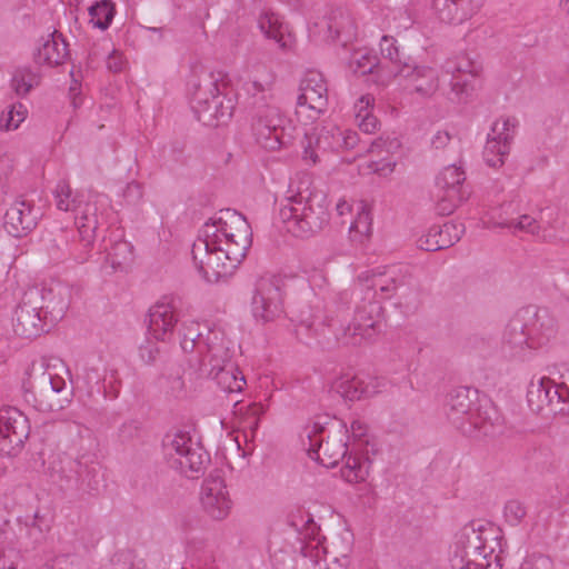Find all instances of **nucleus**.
<instances>
[{
	"instance_id": "obj_1",
	"label": "nucleus",
	"mask_w": 569,
	"mask_h": 569,
	"mask_svg": "<svg viewBox=\"0 0 569 569\" xmlns=\"http://www.w3.org/2000/svg\"><path fill=\"white\" fill-rule=\"evenodd\" d=\"M273 76L268 73L264 79L257 78L244 83L248 94L244 110L251 120V128L256 140L264 149L276 150L286 147L291 136L286 133L281 116L274 103L272 93Z\"/></svg>"
},
{
	"instance_id": "obj_2",
	"label": "nucleus",
	"mask_w": 569,
	"mask_h": 569,
	"mask_svg": "<svg viewBox=\"0 0 569 569\" xmlns=\"http://www.w3.org/2000/svg\"><path fill=\"white\" fill-rule=\"evenodd\" d=\"M237 234L238 248H229L214 232L213 224H203L192 244L191 254L193 263L202 278L210 283L226 280L246 257L248 231L246 227Z\"/></svg>"
},
{
	"instance_id": "obj_3",
	"label": "nucleus",
	"mask_w": 569,
	"mask_h": 569,
	"mask_svg": "<svg viewBox=\"0 0 569 569\" xmlns=\"http://www.w3.org/2000/svg\"><path fill=\"white\" fill-rule=\"evenodd\" d=\"M307 439L308 456L323 467L333 468L341 460H346L341 469V476L346 481L357 483L368 477V463L348 452L349 432L345 423L337 422L331 427L313 423Z\"/></svg>"
},
{
	"instance_id": "obj_4",
	"label": "nucleus",
	"mask_w": 569,
	"mask_h": 569,
	"mask_svg": "<svg viewBox=\"0 0 569 569\" xmlns=\"http://www.w3.org/2000/svg\"><path fill=\"white\" fill-rule=\"evenodd\" d=\"M107 226L98 202L87 201L77 209L74 227L59 228L52 239L51 256L54 259L77 263L88 261L97 237Z\"/></svg>"
},
{
	"instance_id": "obj_5",
	"label": "nucleus",
	"mask_w": 569,
	"mask_h": 569,
	"mask_svg": "<svg viewBox=\"0 0 569 569\" xmlns=\"http://www.w3.org/2000/svg\"><path fill=\"white\" fill-rule=\"evenodd\" d=\"M286 201L279 209V219L293 237L310 238L329 223V202L323 191L298 190Z\"/></svg>"
},
{
	"instance_id": "obj_6",
	"label": "nucleus",
	"mask_w": 569,
	"mask_h": 569,
	"mask_svg": "<svg viewBox=\"0 0 569 569\" xmlns=\"http://www.w3.org/2000/svg\"><path fill=\"white\" fill-rule=\"evenodd\" d=\"M377 292L365 288L359 281L350 292L339 293L340 300L349 302L355 298L356 308L352 321L336 335L339 342L345 346H360L373 341L382 330L383 307L377 299Z\"/></svg>"
},
{
	"instance_id": "obj_7",
	"label": "nucleus",
	"mask_w": 569,
	"mask_h": 569,
	"mask_svg": "<svg viewBox=\"0 0 569 569\" xmlns=\"http://www.w3.org/2000/svg\"><path fill=\"white\" fill-rule=\"evenodd\" d=\"M23 380V397L38 411L51 412L64 409L72 400L73 388L43 363H32Z\"/></svg>"
},
{
	"instance_id": "obj_8",
	"label": "nucleus",
	"mask_w": 569,
	"mask_h": 569,
	"mask_svg": "<svg viewBox=\"0 0 569 569\" xmlns=\"http://www.w3.org/2000/svg\"><path fill=\"white\" fill-rule=\"evenodd\" d=\"M51 477L64 492L98 493L103 473L99 462L89 456L72 459L68 456L60 457L53 462Z\"/></svg>"
},
{
	"instance_id": "obj_9",
	"label": "nucleus",
	"mask_w": 569,
	"mask_h": 569,
	"mask_svg": "<svg viewBox=\"0 0 569 569\" xmlns=\"http://www.w3.org/2000/svg\"><path fill=\"white\" fill-rule=\"evenodd\" d=\"M162 448L168 465L190 479L202 476L210 462L209 453L187 431L167 433L162 439Z\"/></svg>"
},
{
	"instance_id": "obj_10",
	"label": "nucleus",
	"mask_w": 569,
	"mask_h": 569,
	"mask_svg": "<svg viewBox=\"0 0 569 569\" xmlns=\"http://www.w3.org/2000/svg\"><path fill=\"white\" fill-rule=\"evenodd\" d=\"M176 317V300L164 297L149 310L148 333L156 341L148 339L139 347V357L146 365H153L161 356L158 341H166L173 333Z\"/></svg>"
},
{
	"instance_id": "obj_11",
	"label": "nucleus",
	"mask_w": 569,
	"mask_h": 569,
	"mask_svg": "<svg viewBox=\"0 0 569 569\" xmlns=\"http://www.w3.org/2000/svg\"><path fill=\"white\" fill-rule=\"evenodd\" d=\"M358 281L375 290L381 299L398 298L401 301L409 296L413 277L408 266L392 264L382 270L362 272Z\"/></svg>"
},
{
	"instance_id": "obj_12",
	"label": "nucleus",
	"mask_w": 569,
	"mask_h": 569,
	"mask_svg": "<svg viewBox=\"0 0 569 569\" xmlns=\"http://www.w3.org/2000/svg\"><path fill=\"white\" fill-rule=\"evenodd\" d=\"M284 280L280 276H263L256 282L251 311L263 323L274 321L284 313Z\"/></svg>"
},
{
	"instance_id": "obj_13",
	"label": "nucleus",
	"mask_w": 569,
	"mask_h": 569,
	"mask_svg": "<svg viewBox=\"0 0 569 569\" xmlns=\"http://www.w3.org/2000/svg\"><path fill=\"white\" fill-rule=\"evenodd\" d=\"M446 73L451 74L450 100L466 102L476 89L477 78L482 72V64L471 59L467 53L448 58L442 64Z\"/></svg>"
},
{
	"instance_id": "obj_14",
	"label": "nucleus",
	"mask_w": 569,
	"mask_h": 569,
	"mask_svg": "<svg viewBox=\"0 0 569 569\" xmlns=\"http://www.w3.org/2000/svg\"><path fill=\"white\" fill-rule=\"evenodd\" d=\"M28 417L14 407L0 409V453L17 457L30 436Z\"/></svg>"
},
{
	"instance_id": "obj_15",
	"label": "nucleus",
	"mask_w": 569,
	"mask_h": 569,
	"mask_svg": "<svg viewBox=\"0 0 569 569\" xmlns=\"http://www.w3.org/2000/svg\"><path fill=\"white\" fill-rule=\"evenodd\" d=\"M297 98V116L306 113L308 120H316L327 110L328 88L322 73L308 71L300 81Z\"/></svg>"
},
{
	"instance_id": "obj_16",
	"label": "nucleus",
	"mask_w": 569,
	"mask_h": 569,
	"mask_svg": "<svg viewBox=\"0 0 569 569\" xmlns=\"http://www.w3.org/2000/svg\"><path fill=\"white\" fill-rule=\"evenodd\" d=\"M450 563L452 569H500L498 563L492 565L482 552L481 541L475 530V521L461 530Z\"/></svg>"
},
{
	"instance_id": "obj_17",
	"label": "nucleus",
	"mask_w": 569,
	"mask_h": 569,
	"mask_svg": "<svg viewBox=\"0 0 569 569\" xmlns=\"http://www.w3.org/2000/svg\"><path fill=\"white\" fill-rule=\"evenodd\" d=\"M12 320L16 335L22 338H36L50 330L49 321L39 309V288H31L24 292Z\"/></svg>"
},
{
	"instance_id": "obj_18",
	"label": "nucleus",
	"mask_w": 569,
	"mask_h": 569,
	"mask_svg": "<svg viewBox=\"0 0 569 569\" xmlns=\"http://www.w3.org/2000/svg\"><path fill=\"white\" fill-rule=\"evenodd\" d=\"M203 355L196 358V363L201 373L212 372L219 367L234 363V348L231 340L224 333L216 329H207L206 339L200 343Z\"/></svg>"
},
{
	"instance_id": "obj_19",
	"label": "nucleus",
	"mask_w": 569,
	"mask_h": 569,
	"mask_svg": "<svg viewBox=\"0 0 569 569\" xmlns=\"http://www.w3.org/2000/svg\"><path fill=\"white\" fill-rule=\"evenodd\" d=\"M517 126V119L511 117L493 122L491 127L493 137L488 139L483 150V160L489 167L499 168L505 163V157L510 152Z\"/></svg>"
},
{
	"instance_id": "obj_20",
	"label": "nucleus",
	"mask_w": 569,
	"mask_h": 569,
	"mask_svg": "<svg viewBox=\"0 0 569 569\" xmlns=\"http://www.w3.org/2000/svg\"><path fill=\"white\" fill-rule=\"evenodd\" d=\"M42 216L40 207H37L33 201L20 197L7 209L3 227L10 236L21 238L38 226Z\"/></svg>"
},
{
	"instance_id": "obj_21",
	"label": "nucleus",
	"mask_w": 569,
	"mask_h": 569,
	"mask_svg": "<svg viewBox=\"0 0 569 569\" xmlns=\"http://www.w3.org/2000/svg\"><path fill=\"white\" fill-rule=\"evenodd\" d=\"M520 311L533 348H541L556 338L558 322L548 308L530 305L521 308Z\"/></svg>"
},
{
	"instance_id": "obj_22",
	"label": "nucleus",
	"mask_w": 569,
	"mask_h": 569,
	"mask_svg": "<svg viewBox=\"0 0 569 569\" xmlns=\"http://www.w3.org/2000/svg\"><path fill=\"white\" fill-rule=\"evenodd\" d=\"M231 500L223 479L210 475L201 487V505L206 513L214 520L224 519L231 509Z\"/></svg>"
},
{
	"instance_id": "obj_23",
	"label": "nucleus",
	"mask_w": 569,
	"mask_h": 569,
	"mask_svg": "<svg viewBox=\"0 0 569 569\" xmlns=\"http://www.w3.org/2000/svg\"><path fill=\"white\" fill-rule=\"evenodd\" d=\"M221 216L218 219H210L204 224H213L217 231L214 232L222 239V243L229 248H238L239 239L237 234L242 229L241 224L248 231L246 253L252 243V231L244 216L233 209L220 210Z\"/></svg>"
},
{
	"instance_id": "obj_24",
	"label": "nucleus",
	"mask_w": 569,
	"mask_h": 569,
	"mask_svg": "<svg viewBox=\"0 0 569 569\" xmlns=\"http://www.w3.org/2000/svg\"><path fill=\"white\" fill-rule=\"evenodd\" d=\"M527 325L520 309L508 321L502 337V350L510 358L523 359L528 351L533 350L531 338L527 335Z\"/></svg>"
},
{
	"instance_id": "obj_25",
	"label": "nucleus",
	"mask_w": 569,
	"mask_h": 569,
	"mask_svg": "<svg viewBox=\"0 0 569 569\" xmlns=\"http://www.w3.org/2000/svg\"><path fill=\"white\" fill-rule=\"evenodd\" d=\"M70 289L61 283L39 289V309L50 325L60 321L70 305Z\"/></svg>"
},
{
	"instance_id": "obj_26",
	"label": "nucleus",
	"mask_w": 569,
	"mask_h": 569,
	"mask_svg": "<svg viewBox=\"0 0 569 569\" xmlns=\"http://www.w3.org/2000/svg\"><path fill=\"white\" fill-rule=\"evenodd\" d=\"M483 0H433L437 18L447 24H461L482 7Z\"/></svg>"
},
{
	"instance_id": "obj_27",
	"label": "nucleus",
	"mask_w": 569,
	"mask_h": 569,
	"mask_svg": "<svg viewBox=\"0 0 569 569\" xmlns=\"http://www.w3.org/2000/svg\"><path fill=\"white\" fill-rule=\"evenodd\" d=\"M463 232V224L452 221L446 222L442 226H432L427 234L418 239V248L425 251L447 249L458 242Z\"/></svg>"
},
{
	"instance_id": "obj_28",
	"label": "nucleus",
	"mask_w": 569,
	"mask_h": 569,
	"mask_svg": "<svg viewBox=\"0 0 569 569\" xmlns=\"http://www.w3.org/2000/svg\"><path fill=\"white\" fill-rule=\"evenodd\" d=\"M478 391L468 387L452 389L446 398L445 411L449 421L458 429L477 403Z\"/></svg>"
},
{
	"instance_id": "obj_29",
	"label": "nucleus",
	"mask_w": 569,
	"mask_h": 569,
	"mask_svg": "<svg viewBox=\"0 0 569 569\" xmlns=\"http://www.w3.org/2000/svg\"><path fill=\"white\" fill-rule=\"evenodd\" d=\"M335 130H338V127H323L319 131L312 129V131L306 132L301 141L303 159H309L312 163H317L319 161V152L327 153L337 151L338 144Z\"/></svg>"
},
{
	"instance_id": "obj_30",
	"label": "nucleus",
	"mask_w": 569,
	"mask_h": 569,
	"mask_svg": "<svg viewBox=\"0 0 569 569\" xmlns=\"http://www.w3.org/2000/svg\"><path fill=\"white\" fill-rule=\"evenodd\" d=\"M234 110L233 98L221 92L211 96L209 103L196 114L204 126L213 127L226 123L231 119Z\"/></svg>"
},
{
	"instance_id": "obj_31",
	"label": "nucleus",
	"mask_w": 569,
	"mask_h": 569,
	"mask_svg": "<svg viewBox=\"0 0 569 569\" xmlns=\"http://www.w3.org/2000/svg\"><path fill=\"white\" fill-rule=\"evenodd\" d=\"M69 57L68 43L62 33L54 30L34 53V61L38 64L58 66Z\"/></svg>"
},
{
	"instance_id": "obj_32",
	"label": "nucleus",
	"mask_w": 569,
	"mask_h": 569,
	"mask_svg": "<svg viewBox=\"0 0 569 569\" xmlns=\"http://www.w3.org/2000/svg\"><path fill=\"white\" fill-rule=\"evenodd\" d=\"M186 550L192 569H218V549L212 542L192 538L187 542Z\"/></svg>"
},
{
	"instance_id": "obj_33",
	"label": "nucleus",
	"mask_w": 569,
	"mask_h": 569,
	"mask_svg": "<svg viewBox=\"0 0 569 569\" xmlns=\"http://www.w3.org/2000/svg\"><path fill=\"white\" fill-rule=\"evenodd\" d=\"M191 93V108L197 114L210 101L211 96L220 93L218 79L212 72H203L202 76L193 77L189 81Z\"/></svg>"
},
{
	"instance_id": "obj_34",
	"label": "nucleus",
	"mask_w": 569,
	"mask_h": 569,
	"mask_svg": "<svg viewBox=\"0 0 569 569\" xmlns=\"http://www.w3.org/2000/svg\"><path fill=\"white\" fill-rule=\"evenodd\" d=\"M218 387L227 393H238L246 386V378L236 363L219 367L212 372H207Z\"/></svg>"
},
{
	"instance_id": "obj_35",
	"label": "nucleus",
	"mask_w": 569,
	"mask_h": 569,
	"mask_svg": "<svg viewBox=\"0 0 569 569\" xmlns=\"http://www.w3.org/2000/svg\"><path fill=\"white\" fill-rule=\"evenodd\" d=\"M552 387V379L541 377L538 380H531L527 390V401L529 408L538 413L547 416V408L551 407V400L548 398V392Z\"/></svg>"
},
{
	"instance_id": "obj_36",
	"label": "nucleus",
	"mask_w": 569,
	"mask_h": 569,
	"mask_svg": "<svg viewBox=\"0 0 569 569\" xmlns=\"http://www.w3.org/2000/svg\"><path fill=\"white\" fill-rule=\"evenodd\" d=\"M493 425L487 411H481L480 407L476 403L470 415H467L465 420L458 427L465 436L479 437L489 436L492 432Z\"/></svg>"
},
{
	"instance_id": "obj_37",
	"label": "nucleus",
	"mask_w": 569,
	"mask_h": 569,
	"mask_svg": "<svg viewBox=\"0 0 569 569\" xmlns=\"http://www.w3.org/2000/svg\"><path fill=\"white\" fill-rule=\"evenodd\" d=\"M396 42L392 37L383 36L380 42L381 56L385 61H388L392 66L390 73L408 78L410 71L407 70L410 69V63L400 53Z\"/></svg>"
},
{
	"instance_id": "obj_38",
	"label": "nucleus",
	"mask_w": 569,
	"mask_h": 569,
	"mask_svg": "<svg viewBox=\"0 0 569 569\" xmlns=\"http://www.w3.org/2000/svg\"><path fill=\"white\" fill-rule=\"evenodd\" d=\"M121 237L122 234H119V239L111 242L110 247L108 244L101 247L107 251V260L113 270H123L133 260V246Z\"/></svg>"
},
{
	"instance_id": "obj_39",
	"label": "nucleus",
	"mask_w": 569,
	"mask_h": 569,
	"mask_svg": "<svg viewBox=\"0 0 569 569\" xmlns=\"http://www.w3.org/2000/svg\"><path fill=\"white\" fill-rule=\"evenodd\" d=\"M409 77H413L415 91L421 96H431L438 89V73L431 67H417L411 66Z\"/></svg>"
},
{
	"instance_id": "obj_40",
	"label": "nucleus",
	"mask_w": 569,
	"mask_h": 569,
	"mask_svg": "<svg viewBox=\"0 0 569 569\" xmlns=\"http://www.w3.org/2000/svg\"><path fill=\"white\" fill-rule=\"evenodd\" d=\"M326 19V27L332 40L339 39L343 33L351 34L353 22L342 8L332 9Z\"/></svg>"
},
{
	"instance_id": "obj_41",
	"label": "nucleus",
	"mask_w": 569,
	"mask_h": 569,
	"mask_svg": "<svg viewBox=\"0 0 569 569\" xmlns=\"http://www.w3.org/2000/svg\"><path fill=\"white\" fill-rule=\"evenodd\" d=\"M466 173L455 164L443 168L436 178V187L440 192L466 191L463 182Z\"/></svg>"
},
{
	"instance_id": "obj_42",
	"label": "nucleus",
	"mask_w": 569,
	"mask_h": 569,
	"mask_svg": "<svg viewBox=\"0 0 569 569\" xmlns=\"http://www.w3.org/2000/svg\"><path fill=\"white\" fill-rule=\"evenodd\" d=\"M475 530L477 531V536H479L482 552H485L487 559L491 558L497 549L501 551L502 536L498 528L491 523L475 522Z\"/></svg>"
},
{
	"instance_id": "obj_43",
	"label": "nucleus",
	"mask_w": 569,
	"mask_h": 569,
	"mask_svg": "<svg viewBox=\"0 0 569 569\" xmlns=\"http://www.w3.org/2000/svg\"><path fill=\"white\" fill-rule=\"evenodd\" d=\"M332 318L328 316H312L311 320H301L297 326L296 335L300 340L303 338H318L325 335L326 328L332 327Z\"/></svg>"
},
{
	"instance_id": "obj_44",
	"label": "nucleus",
	"mask_w": 569,
	"mask_h": 569,
	"mask_svg": "<svg viewBox=\"0 0 569 569\" xmlns=\"http://www.w3.org/2000/svg\"><path fill=\"white\" fill-rule=\"evenodd\" d=\"M114 13L116 8L111 0H100L89 7L90 22L100 30L109 28Z\"/></svg>"
},
{
	"instance_id": "obj_45",
	"label": "nucleus",
	"mask_w": 569,
	"mask_h": 569,
	"mask_svg": "<svg viewBox=\"0 0 569 569\" xmlns=\"http://www.w3.org/2000/svg\"><path fill=\"white\" fill-rule=\"evenodd\" d=\"M38 84V74L29 67L17 68L11 79V88L19 97L27 96Z\"/></svg>"
},
{
	"instance_id": "obj_46",
	"label": "nucleus",
	"mask_w": 569,
	"mask_h": 569,
	"mask_svg": "<svg viewBox=\"0 0 569 569\" xmlns=\"http://www.w3.org/2000/svg\"><path fill=\"white\" fill-rule=\"evenodd\" d=\"M436 202V212L439 216H449L451 214L457 207L466 201L469 198L468 191H451V192H440L438 190Z\"/></svg>"
},
{
	"instance_id": "obj_47",
	"label": "nucleus",
	"mask_w": 569,
	"mask_h": 569,
	"mask_svg": "<svg viewBox=\"0 0 569 569\" xmlns=\"http://www.w3.org/2000/svg\"><path fill=\"white\" fill-rule=\"evenodd\" d=\"M207 327L201 326L197 321L182 322L179 330L180 347L186 353H192L194 351V343L192 342L193 337H200V333H207Z\"/></svg>"
},
{
	"instance_id": "obj_48",
	"label": "nucleus",
	"mask_w": 569,
	"mask_h": 569,
	"mask_svg": "<svg viewBox=\"0 0 569 569\" xmlns=\"http://www.w3.org/2000/svg\"><path fill=\"white\" fill-rule=\"evenodd\" d=\"M349 67L356 76H366L380 67V61L376 54L356 52L350 59Z\"/></svg>"
},
{
	"instance_id": "obj_49",
	"label": "nucleus",
	"mask_w": 569,
	"mask_h": 569,
	"mask_svg": "<svg viewBox=\"0 0 569 569\" xmlns=\"http://www.w3.org/2000/svg\"><path fill=\"white\" fill-rule=\"evenodd\" d=\"M346 138V151H355L353 159L361 157L365 152H375L376 150L382 149L385 141L382 139L375 140L370 143V147H362L359 134L353 130H343Z\"/></svg>"
},
{
	"instance_id": "obj_50",
	"label": "nucleus",
	"mask_w": 569,
	"mask_h": 569,
	"mask_svg": "<svg viewBox=\"0 0 569 569\" xmlns=\"http://www.w3.org/2000/svg\"><path fill=\"white\" fill-rule=\"evenodd\" d=\"M76 538L86 549H90L101 539V530L96 522L86 520L76 531Z\"/></svg>"
},
{
	"instance_id": "obj_51",
	"label": "nucleus",
	"mask_w": 569,
	"mask_h": 569,
	"mask_svg": "<svg viewBox=\"0 0 569 569\" xmlns=\"http://www.w3.org/2000/svg\"><path fill=\"white\" fill-rule=\"evenodd\" d=\"M54 197L57 201V208L61 211H74L77 213V209L80 206H84V203H77L74 197H72V190L70 186L66 182H59L54 190Z\"/></svg>"
},
{
	"instance_id": "obj_52",
	"label": "nucleus",
	"mask_w": 569,
	"mask_h": 569,
	"mask_svg": "<svg viewBox=\"0 0 569 569\" xmlns=\"http://www.w3.org/2000/svg\"><path fill=\"white\" fill-rule=\"evenodd\" d=\"M361 107L356 114V120L358 121V127L365 133H373L379 124V121L376 116H373L369 110V98L361 97L359 100Z\"/></svg>"
},
{
	"instance_id": "obj_53",
	"label": "nucleus",
	"mask_w": 569,
	"mask_h": 569,
	"mask_svg": "<svg viewBox=\"0 0 569 569\" xmlns=\"http://www.w3.org/2000/svg\"><path fill=\"white\" fill-rule=\"evenodd\" d=\"M350 383V392H348L346 400H361L377 393V386L372 381L366 382L358 376H352Z\"/></svg>"
},
{
	"instance_id": "obj_54",
	"label": "nucleus",
	"mask_w": 569,
	"mask_h": 569,
	"mask_svg": "<svg viewBox=\"0 0 569 569\" xmlns=\"http://www.w3.org/2000/svg\"><path fill=\"white\" fill-rule=\"evenodd\" d=\"M106 569H146L143 559H137L131 551L116 553Z\"/></svg>"
},
{
	"instance_id": "obj_55",
	"label": "nucleus",
	"mask_w": 569,
	"mask_h": 569,
	"mask_svg": "<svg viewBox=\"0 0 569 569\" xmlns=\"http://www.w3.org/2000/svg\"><path fill=\"white\" fill-rule=\"evenodd\" d=\"M259 27L261 31L268 39L274 40L280 48L284 49L287 47V42L284 40V36L280 30V27H277V21L273 20L270 16L261 17L259 20Z\"/></svg>"
},
{
	"instance_id": "obj_56",
	"label": "nucleus",
	"mask_w": 569,
	"mask_h": 569,
	"mask_svg": "<svg viewBox=\"0 0 569 569\" xmlns=\"http://www.w3.org/2000/svg\"><path fill=\"white\" fill-rule=\"evenodd\" d=\"M562 382L556 383L552 380V387L550 388V392H548V398L551 400L550 405L553 406L547 408V416L565 413L568 410L565 395L562 396Z\"/></svg>"
},
{
	"instance_id": "obj_57",
	"label": "nucleus",
	"mask_w": 569,
	"mask_h": 569,
	"mask_svg": "<svg viewBox=\"0 0 569 569\" xmlns=\"http://www.w3.org/2000/svg\"><path fill=\"white\" fill-rule=\"evenodd\" d=\"M176 527L182 533H190L200 527L201 520L199 516L191 510L182 511L176 516L174 519Z\"/></svg>"
},
{
	"instance_id": "obj_58",
	"label": "nucleus",
	"mask_w": 569,
	"mask_h": 569,
	"mask_svg": "<svg viewBox=\"0 0 569 569\" xmlns=\"http://www.w3.org/2000/svg\"><path fill=\"white\" fill-rule=\"evenodd\" d=\"M505 518L511 526H518L527 515L526 507L519 500H509L505 506Z\"/></svg>"
},
{
	"instance_id": "obj_59",
	"label": "nucleus",
	"mask_w": 569,
	"mask_h": 569,
	"mask_svg": "<svg viewBox=\"0 0 569 569\" xmlns=\"http://www.w3.org/2000/svg\"><path fill=\"white\" fill-rule=\"evenodd\" d=\"M41 569H86L83 561L77 556L61 555Z\"/></svg>"
},
{
	"instance_id": "obj_60",
	"label": "nucleus",
	"mask_w": 569,
	"mask_h": 569,
	"mask_svg": "<svg viewBox=\"0 0 569 569\" xmlns=\"http://www.w3.org/2000/svg\"><path fill=\"white\" fill-rule=\"evenodd\" d=\"M24 114L26 110L21 103H19V110L17 111L16 107L12 106L7 113V118L4 119L3 116L1 117L0 127L4 128L6 130L17 129L19 123L23 121Z\"/></svg>"
},
{
	"instance_id": "obj_61",
	"label": "nucleus",
	"mask_w": 569,
	"mask_h": 569,
	"mask_svg": "<svg viewBox=\"0 0 569 569\" xmlns=\"http://www.w3.org/2000/svg\"><path fill=\"white\" fill-rule=\"evenodd\" d=\"M140 431L141 423L138 420H129L120 426L118 436L122 442H127L138 438Z\"/></svg>"
},
{
	"instance_id": "obj_62",
	"label": "nucleus",
	"mask_w": 569,
	"mask_h": 569,
	"mask_svg": "<svg viewBox=\"0 0 569 569\" xmlns=\"http://www.w3.org/2000/svg\"><path fill=\"white\" fill-rule=\"evenodd\" d=\"M507 226L515 227V229L528 232L530 234H538L540 229L537 220L528 214L521 216L517 222L513 220L509 221Z\"/></svg>"
},
{
	"instance_id": "obj_63",
	"label": "nucleus",
	"mask_w": 569,
	"mask_h": 569,
	"mask_svg": "<svg viewBox=\"0 0 569 569\" xmlns=\"http://www.w3.org/2000/svg\"><path fill=\"white\" fill-rule=\"evenodd\" d=\"M522 569H553V562L548 556L533 553L523 561Z\"/></svg>"
},
{
	"instance_id": "obj_64",
	"label": "nucleus",
	"mask_w": 569,
	"mask_h": 569,
	"mask_svg": "<svg viewBox=\"0 0 569 569\" xmlns=\"http://www.w3.org/2000/svg\"><path fill=\"white\" fill-rule=\"evenodd\" d=\"M319 556L320 549L318 545H302L299 555L301 566L308 567L310 563L311 566L316 567L319 563Z\"/></svg>"
}]
</instances>
